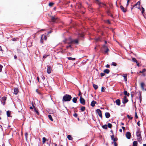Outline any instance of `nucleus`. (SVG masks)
Here are the masks:
<instances>
[{"label": "nucleus", "instance_id": "f257e3e1", "mask_svg": "<svg viewBox=\"0 0 146 146\" xmlns=\"http://www.w3.org/2000/svg\"><path fill=\"white\" fill-rule=\"evenodd\" d=\"M72 98L71 96L66 94L63 97L62 101L63 102H69L71 100Z\"/></svg>", "mask_w": 146, "mask_h": 146}, {"label": "nucleus", "instance_id": "f03ea898", "mask_svg": "<svg viewBox=\"0 0 146 146\" xmlns=\"http://www.w3.org/2000/svg\"><path fill=\"white\" fill-rule=\"evenodd\" d=\"M136 135L137 137L138 141L141 143L142 140V137L141 132L139 128L138 129L136 132Z\"/></svg>", "mask_w": 146, "mask_h": 146}, {"label": "nucleus", "instance_id": "7ed1b4c3", "mask_svg": "<svg viewBox=\"0 0 146 146\" xmlns=\"http://www.w3.org/2000/svg\"><path fill=\"white\" fill-rule=\"evenodd\" d=\"M101 50L104 52L105 54L108 55V52L109 51V50L107 46L104 44L103 45Z\"/></svg>", "mask_w": 146, "mask_h": 146}, {"label": "nucleus", "instance_id": "20e7f679", "mask_svg": "<svg viewBox=\"0 0 146 146\" xmlns=\"http://www.w3.org/2000/svg\"><path fill=\"white\" fill-rule=\"evenodd\" d=\"M47 72L48 74H50L51 72V71L52 70V66L49 65H47Z\"/></svg>", "mask_w": 146, "mask_h": 146}, {"label": "nucleus", "instance_id": "39448f33", "mask_svg": "<svg viewBox=\"0 0 146 146\" xmlns=\"http://www.w3.org/2000/svg\"><path fill=\"white\" fill-rule=\"evenodd\" d=\"M58 19L57 18L54 17H52L51 18V21L52 22L56 23L58 21Z\"/></svg>", "mask_w": 146, "mask_h": 146}, {"label": "nucleus", "instance_id": "423d86ee", "mask_svg": "<svg viewBox=\"0 0 146 146\" xmlns=\"http://www.w3.org/2000/svg\"><path fill=\"white\" fill-rule=\"evenodd\" d=\"M141 86L143 90L146 91V85L144 82H142L141 83Z\"/></svg>", "mask_w": 146, "mask_h": 146}, {"label": "nucleus", "instance_id": "0eeeda50", "mask_svg": "<svg viewBox=\"0 0 146 146\" xmlns=\"http://www.w3.org/2000/svg\"><path fill=\"white\" fill-rule=\"evenodd\" d=\"M80 102L81 104H82L84 105L85 104V100L81 96H80Z\"/></svg>", "mask_w": 146, "mask_h": 146}, {"label": "nucleus", "instance_id": "6e6552de", "mask_svg": "<svg viewBox=\"0 0 146 146\" xmlns=\"http://www.w3.org/2000/svg\"><path fill=\"white\" fill-rule=\"evenodd\" d=\"M96 112L97 113L99 116L101 118L102 117V111L99 109H97L96 110Z\"/></svg>", "mask_w": 146, "mask_h": 146}, {"label": "nucleus", "instance_id": "1a4fd4ad", "mask_svg": "<svg viewBox=\"0 0 146 146\" xmlns=\"http://www.w3.org/2000/svg\"><path fill=\"white\" fill-rule=\"evenodd\" d=\"M128 102V100L127 99V97L126 96L124 97L122 102L123 104H125Z\"/></svg>", "mask_w": 146, "mask_h": 146}, {"label": "nucleus", "instance_id": "9d476101", "mask_svg": "<svg viewBox=\"0 0 146 146\" xmlns=\"http://www.w3.org/2000/svg\"><path fill=\"white\" fill-rule=\"evenodd\" d=\"M6 100V98L5 97H3L1 98V102L2 104H3L4 105L5 103V101Z\"/></svg>", "mask_w": 146, "mask_h": 146}, {"label": "nucleus", "instance_id": "9b49d317", "mask_svg": "<svg viewBox=\"0 0 146 146\" xmlns=\"http://www.w3.org/2000/svg\"><path fill=\"white\" fill-rule=\"evenodd\" d=\"M131 136V134L130 132H127L126 133V137L128 139H130Z\"/></svg>", "mask_w": 146, "mask_h": 146}, {"label": "nucleus", "instance_id": "f8f14e48", "mask_svg": "<svg viewBox=\"0 0 146 146\" xmlns=\"http://www.w3.org/2000/svg\"><path fill=\"white\" fill-rule=\"evenodd\" d=\"M66 43L68 44H72V39L70 38L68 39H67L66 40Z\"/></svg>", "mask_w": 146, "mask_h": 146}, {"label": "nucleus", "instance_id": "ddd939ff", "mask_svg": "<svg viewBox=\"0 0 146 146\" xmlns=\"http://www.w3.org/2000/svg\"><path fill=\"white\" fill-rule=\"evenodd\" d=\"M120 7L123 12L124 13H125L127 11L126 9L125 8H124V7L123 6H120Z\"/></svg>", "mask_w": 146, "mask_h": 146}, {"label": "nucleus", "instance_id": "4468645a", "mask_svg": "<svg viewBox=\"0 0 146 146\" xmlns=\"http://www.w3.org/2000/svg\"><path fill=\"white\" fill-rule=\"evenodd\" d=\"M19 92L18 89L17 88H14V93L15 94H17Z\"/></svg>", "mask_w": 146, "mask_h": 146}, {"label": "nucleus", "instance_id": "2eb2a0df", "mask_svg": "<svg viewBox=\"0 0 146 146\" xmlns=\"http://www.w3.org/2000/svg\"><path fill=\"white\" fill-rule=\"evenodd\" d=\"M32 106L34 108V111L36 112L37 115H39V113L37 110L36 109L34 106L33 104H32Z\"/></svg>", "mask_w": 146, "mask_h": 146}, {"label": "nucleus", "instance_id": "dca6fc26", "mask_svg": "<svg viewBox=\"0 0 146 146\" xmlns=\"http://www.w3.org/2000/svg\"><path fill=\"white\" fill-rule=\"evenodd\" d=\"M72 43H75L78 44V39H75L74 40H72Z\"/></svg>", "mask_w": 146, "mask_h": 146}, {"label": "nucleus", "instance_id": "f3484780", "mask_svg": "<svg viewBox=\"0 0 146 146\" xmlns=\"http://www.w3.org/2000/svg\"><path fill=\"white\" fill-rule=\"evenodd\" d=\"M96 102L95 101H92L91 103V105L92 106L94 107V106L95 104H96Z\"/></svg>", "mask_w": 146, "mask_h": 146}, {"label": "nucleus", "instance_id": "a211bd4d", "mask_svg": "<svg viewBox=\"0 0 146 146\" xmlns=\"http://www.w3.org/2000/svg\"><path fill=\"white\" fill-rule=\"evenodd\" d=\"M132 60L134 62H135L136 64H139V63L138 62L136 59L135 58H132Z\"/></svg>", "mask_w": 146, "mask_h": 146}, {"label": "nucleus", "instance_id": "6ab92c4d", "mask_svg": "<svg viewBox=\"0 0 146 146\" xmlns=\"http://www.w3.org/2000/svg\"><path fill=\"white\" fill-rule=\"evenodd\" d=\"M115 103L118 106H119L120 104V101L119 99H117L115 101Z\"/></svg>", "mask_w": 146, "mask_h": 146}, {"label": "nucleus", "instance_id": "aec40b11", "mask_svg": "<svg viewBox=\"0 0 146 146\" xmlns=\"http://www.w3.org/2000/svg\"><path fill=\"white\" fill-rule=\"evenodd\" d=\"M105 115L106 118H109L110 117V114L109 112H106Z\"/></svg>", "mask_w": 146, "mask_h": 146}, {"label": "nucleus", "instance_id": "412c9836", "mask_svg": "<svg viewBox=\"0 0 146 146\" xmlns=\"http://www.w3.org/2000/svg\"><path fill=\"white\" fill-rule=\"evenodd\" d=\"M46 35H42V37L41 39V41H42V40L44 39L45 40L46 39Z\"/></svg>", "mask_w": 146, "mask_h": 146}, {"label": "nucleus", "instance_id": "4be33fe9", "mask_svg": "<svg viewBox=\"0 0 146 146\" xmlns=\"http://www.w3.org/2000/svg\"><path fill=\"white\" fill-rule=\"evenodd\" d=\"M107 14H108V15L109 16H111V17H113V15L112 14H111L109 11V10H108L107 11Z\"/></svg>", "mask_w": 146, "mask_h": 146}, {"label": "nucleus", "instance_id": "5701e85b", "mask_svg": "<svg viewBox=\"0 0 146 146\" xmlns=\"http://www.w3.org/2000/svg\"><path fill=\"white\" fill-rule=\"evenodd\" d=\"M67 58L69 60H74L76 59L75 58H72L71 57H68Z\"/></svg>", "mask_w": 146, "mask_h": 146}, {"label": "nucleus", "instance_id": "b1692460", "mask_svg": "<svg viewBox=\"0 0 146 146\" xmlns=\"http://www.w3.org/2000/svg\"><path fill=\"white\" fill-rule=\"evenodd\" d=\"M124 94L125 96H129V94L127 93V92L126 91H124Z\"/></svg>", "mask_w": 146, "mask_h": 146}, {"label": "nucleus", "instance_id": "393cba45", "mask_svg": "<svg viewBox=\"0 0 146 146\" xmlns=\"http://www.w3.org/2000/svg\"><path fill=\"white\" fill-rule=\"evenodd\" d=\"M137 141H134L133 142V146H137Z\"/></svg>", "mask_w": 146, "mask_h": 146}, {"label": "nucleus", "instance_id": "a878e982", "mask_svg": "<svg viewBox=\"0 0 146 146\" xmlns=\"http://www.w3.org/2000/svg\"><path fill=\"white\" fill-rule=\"evenodd\" d=\"M124 77V79L125 81L126 82L127 80V75H122Z\"/></svg>", "mask_w": 146, "mask_h": 146}, {"label": "nucleus", "instance_id": "bb28decb", "mask_svg": "<svg viewBox=\"0 0 146 146\" xmlns=\"http://www.w3.org/2000/svg\"><path fill=\"white\" fill-rule=\"evenodd\" d=\"M67 138L69 140H72L73 139V138L71 137L70 135H68L67 136Z\"/></svg>", "mask_w": 146, "mask_h": 146}, {"label": "nucleus", "instance_id": "cd10ccee", "mask_svg": "<svg viewBox=\"0 0 146 146\" xmlns=\"http://www.w3.org/2000/svg\"><path fill=\"white\" fill-rule=\"evenodd\" d=\"M77 99L76 98L74 97L72 99V102L74 103H76L77 102Z\"/></svg>", "mask_w": 146, "mask_h": 146}, {"label": "nucleus", "instance_id": "c85d7f7f", "mask_svg": "<svg viewBox=\"0 0 146 146\" xmlns=\"http://www.w3.org/2000/svg\"><path fill=\"white\" fill-rule=\"evenodd\" d=\"M104 73L108 74L109 73L110 70L108 69H106L104 70Z\"/></svg>", "mask_w": 146, "mask_h": 146}, {"label": "nucleus", "instance_id": "c756f323", "mask_svg": "<svg viewBox=\"0 0 146 146\" xmlns=\"http://www.w3.org/2000/svg\"><path fill=\"white\" fill-rule=\"evenodd\" d=\"M11 114V111H7V114L8 117H10Z\"/></svg>", "mask_w": 146, "mask_h": 146}, {"label": "nucleus", "instance_id": "7c9ffc66", "mask_svg": "<svg viewBox=\"0 0 146 146\" xmlns=\"http://www.w3.org/2000/svg\"><path fill=\"white\" fill-rule=\"evenodd\" d=\"M86 3V4H87V5L88 6V7L89 8L88 9L90 11H92V8H91V7H90V5H89L87 3Z\"/></svg>", "mask_w": 146, "mask_h": 146}, {"label": "nucleus", "instance_id": "2f4dec72", "mask_svg": "<svg viewBox=\"0 0 146 146\" xmlns=\"http://www.w3.org/2000/svg\"><path fill=\"white\" fill-rule=\"evenodd\" d=\"M48 117L49 119L52 121H53V119L51 115H48Z\"/></svg>", "mask_w": 146, "mask_h": 146}, {"label": "nucleus", "instance_id": "473e14b6", "mask_svg": "<svg viewBox=\"0 0 146 146\" xmlns=\"http://www.w3.org/2000/svg\"><path fill=\"white\" fill-rule=\"evenodd\" d=\"M93 87L95 90H96L98 88V86L95 84H93Z\"/></svg>", "mask_w": 146, "mask_h": 146}, {"label": "nucleus", "instance_id": "72a5a7b5", "mask_svg": "<svg viewBox=\"0 0 146 146\" xmlns=\"http://www.w3.org/2000/svg\"><path fill=\"white\" fill-rule=\"evenodd\" d=\"M80 110L81 111H84L85 110V107L84 106H82Z\"/></svg>", "mask_w": 146, "mask_h": 146}, {"label": "nucleus", "instance_id": "f704fd0d", "mask_svg": "<svg viewBox=\"0 0 146 146\" xmlns=\"http://www.w3.org/2000/svg\"><path fill=\"white\" fill-rule=\"evenodd\" d=\"M146 70L145 68L143 69L142 71H140L139 72V73H143L145 72Z\"/></svg>", "mask_w": 146, "mask_h": 146}, {"label": "nucleus", "instance_id": "c9c22d12", "mask_svg": "<svg viewBox=\"0 0 146 146\" xmlns=\"http://www.w3.org/2000/svg\"><path fill=\"white\" fill-rule=\"evenodd\" d=\"M140 3H141L140 1H138L134 5V6H133V7L137 5H139L140 4Z\"/></svg>", "mask_w": 146, "mask_h": 146}, {"label": "nucleus", "instance_id": "e433bc0d", "mask_svg": "<svg viewBox=\"0 0 146 146\" xmlns=\"http://www.w3.org/2000/svg\"><path fill=\"white\" fill-rule=\"evenodd\" d=\"M107 126H108V127L110 128H111L112 127V125H111V123H108V125H107Z\"/></svg>", "mask_w": 146, "mask_h": 146}, {"label": "nucleus", "instance_id": "4c0bfd02", "mask_svg": "<svg viewBox=\"0 0 146 146\" xmlns=\"http://www.w3.org/2000/svg\"><path fill=\"white\" fill-rule=\"evenodd\" d=\"M102 127L103 129H107V125H103Z\"/></svg>", "mask_w": 146, "mask_h": 146}, {"label": "nucleus", "instance_id": "58836bf2", "mask_svg": "<svg viewBox=\"0 0 146 146\" xmlns=\"http://www.w3.org/2000/svg\"><path fill=\"white\" fill-rule=\"evenodd\" d=\"M46 141V139L45 137H43L42 138V143H45Z\"/></svg>", "mask_w": 146, "mask_h": 146}, {"label": "nucleus", "instance_id": "ea45409f", "mask_svg": "<svg viewBox=\"0 0 146 146\" xmlns=\"http://www.w3.org/2000/svg\"><path fill=\"white\" fill-rule=\"evenodd\" d=\"M127 117L130 119H132V117H131V115H127Z\"/></svg>", "mask_w": 146, "mask_h": 146}, {"label": "nucleus", "instance_id": "a19ab883", "mask_svg": "<svg viewBox=\"0 0 146 146\" xmlns=\"http://www.w3.org/2000/svg\"><path fill=\"white\" fill-rule=\"evenodd\" d=\"M105 88H104V87H102V88H101V91L103 92H104L105 90Z\"/></svg>", "mask_w": 146, "mask_h": 146}, {"label": "nucleus", "instance_id": "79ce46f5", "mask_svg": "<svg viewBox=\"0 0 146 146\" xmlns=\"http://www.w3.org/2000/svg\"><path fill=\"white\" fill-rule=\"evenodd\" d=\"M113 142H115L117 141L118 140V139L117 137L114 138L113 140Z\"/></svg>", "mask_w": 146, "mask_h": 146}, {"label": "nucleus", "instance_id": "37998d69", "mask_svg": "<svg viewBox=\"0 0 146 146\" xmlns=\"http://www.w3.org/2000/svg\"><path fill=\"white\" fill-rule=\"evenodd\" d=\"M112 144L113 143L114 145V146H117V144L116 142H112Z\"/></svg>", "mask_w": 146, "mask_h": 146}, {"label": "nucleus", "instance_id": "c03bdc74", "mask_svg": "<svg viewBox=\"0 0 146 146\" xmlns=\"http://www.w3.org/2000/svg\"><path fill=\"white\" fill-rule=\"evenodd\" d=\"M141 9H142V12H142V14H143V13L144 12L145 9H144V8L143 7H141Z\"/></svg>", "mask_w": 146, "mask_h": 146}, {"label": "nucleus", "instance_id": "a18cd8bd", "mask_svg": "<svg viewBox=\"0 0 146 146\" xmlns=\"http://www.w3.org/2000/svg\"><path fill=\"white\" fill-rule=\"evenodd\" d=\"M54 4V3L52 2L50 3L49 4V5L50 6H52Z\"/></svg>", "mask_w": 146, "mask_h": 146}, {"label": "nucleus", "instance_id": "49530a36", "mask_svg": "<svg viewBox=\"0 0 146 146\" xmlns=\"http://www.w3.org/2000/svg\"><path fill=\"white\" fill-rule=\"evenodd\" d=\"M25 138L26 140L27 139V135H28V133H26L25 134Z\"/></svg>", "mask_w": 146, "mask_h": 146}, {"label": "nucleus", "instance_id": "de8ad7c7", "mask_svg": "<svg viewBox=\"0 0 146 146\" xmlns=\"http://www.w3.org/2000/svg\"><path fill=\"white\" fill-rule=\"evenodd\" d=\"M3 68V66L1 64L0 65V72H1L2 69Z\"/></svg>", "mask_w": 146, "mask_h": 146}, {"label": "nucleus", "instance_id": "09e8293b", "mask_svg": "<svg viewBox=\"0 0 146 146\" xmlns=\"http://www.w3.org/2000/svg\"><path fill=\"white\" fill-rule=\"evenodd\" d=\"M100 75L102 77L104 76L105 75V74L103 73H100Z\"/></svg>", "mask_w": 146, "mask_h": 146}, {"label": "nucleus", "instance_id": "8fccbe9b", "mask_svg": "<svg viewBox=\"0 0 146 146\" xmlns=\"http://www.w3.org/2000/svg\"><path fill=\"white\" fill-rule=\"evenodd\" d=\"M73 116L75 117H77L78 115L76 113H75L73 114Z\"/></svg>", "mask_w": 146, "mask_h": 146}, {"label": "nucleus", "instance_id": "3c124183", "mask_svg": "<svg viewBox=\"0 0 146 146\" xmlns=\"http://www.w3.org/2000/svg\"><path fill=\"white\" fill-rule=\"evenodd\" d=\"M129 1H130V0H127V5H126L127 6L129 4Z\"/></svg>", "mask_w": 146, "mask_h": 146}, {"label": "nucleus", "instance_id": "603ef678", "mask_svg": "<svg viewBox=\"0 0 146 146\" xmlns=\"http://www.w3.org/2000/svg\"><path fill=\"white\" fill-rule=\"evenodd\" d=\"M111 138L112 140H113V139L114 138V135L113 134L111 136Z\"/></svg>", "mask_w": 146, "mask_h": 146}, {"label": "nucleus", "instance_id": "864d4df0", "mask_svg": "<svg viewBox=\"0 0 146 146\" xmlns=\"http://www.w3.org/2000/svg\"><path fill=\"white\" fill-rule=\"evenodd\" d=\"M135 117L136 118H138V116L137 115V113L136 112H135Z\"/></svg>", "mask_w": 146, "mask_h": 146}, {"label": "nucleus", "instance_id": "5fc2aeb1", "mask_svg": "<svg viewBox=\"0 0 146 146\" xmlns=\"http://www.w3.org/2000/svg\"><path fill=\"white\" fill-rule=\"evenodd\" d=\"M18 39L17 38H13L12 39V40L13 41H15L17 40V39Z\"/></svg>", "mask_w": 146, "mask_h": 146}, {"label": "nucleus", "instance_id": "6e6d98bb", "mask_svg": "<svg viewBox=\"0 0 146 146\" xmlns=\"http://www.w3.org/2000/svg\"><path fill=\"white\" fill-rule=\"evenodd\" d=\"M142 74L141 75V76H145L146 75V74L145 73H142Z\"/></svg>", "mask_w": 146, "mask_h": 146}, {"label": "nucleus", "instance_id": "4d7b16f0", "mask_svg": "<svg viewBox=\"0 0 146 146\" xmlns=\"http://www.w3.org/2000/svg\"><path fill=\"white\" fill-rule=\"evenodd\" d=\"M139 122H140V121H139L138 122H137V124L139 126H140V124L139 123Z\"/></svg>", "mask_w": 146, "mask_h": 146}, {"label": "nucleus", "instance_id": "13d9d810", "mask_svg": "<svg viewBox=\"0 0 146 146\" xmlns=\"http://www.w3.org/2000/svg\"><path fill=\"white\" fill-rule=\"evenodd\" d=\"M110 66L109 64H107L106 65V68H109L110 67Z\"/></svg>", "mask_w": 146, "mask_h": 146}, {"label": "nucleus", "instance_id": "bf43d9fd", "mask_svg": "<svg viewBox=\"0 0 146 146\" xmlns=\"http://www.w3.org/2000/svg\"><path fill=\"white\" fill-rule=\"evenodd\" d=\"M47 56H48V55H44L43 56V58L45 59L47 57Z\"/></svg>", "mask_w": 146, "mask_h": 146}, {"label": "nucleus", "instance_id": "052dcab7", "mask_svg": "<svg viewBox=\"0 0 146 146\" xmlns=\"http://www.w3.org/2000/svg\"><path fill=\"white\" fill-rule=\"evenodd\" d=\"M69 47H71V45H70L68 46H67L66 47V48H67L68 49Z\"/></svg>", "mask_w": 146, "mask_h": 146}, {"label": "nucleus", "instance_id": "680f3d73", "mask_svg": "<svg viewBox=\"0 0 146 146\" xmlns=\"http://www.w3.org/2000/svg\"><path fill=\"white\" fill-rule=\"evenodd\" d=\"M42 80H44V79H45V77H44V76H42Z\"/></svg>", "mask_w": 146, "mask_h": 146}, {"label": "nucleus", "instance_id": "e2e57ef3", "mask_svg": "<svg viewBox=\"0 0 146 146\" xmlns=\"http://www.w3.org/2000/svg\"><path fill=\"white\" fill-rule=\"evenodd\" d=\"M52 32V31L51 30V31H49L48 32V34L47 35H48L49 34H50V33H51Z\"/></svg>", "mask_w": 146, "mask_h": 146}, {"label": "nucleus", "instance_id": "0e129e2a", "mask_svg": "<svg viewBox=\"0 0 146 146\" xmlns=\"http://www.w3.org/2000/svg\"><path fill=\"white\" fill-rule=\"evenodd\" d=\"M107 23H108L109 24H111L110 22V21L109 20H108L107 21Z\"/></svg>", "mask_w": 146, "mask_h": 146}, {"label": "nucleus", "instance_id": "69168bd1", "mask_svg": "<svg viewBox=\"0 0 146 146\" xmlns=\"http://www.w3.org/2000/svg\"><path fill=\"white\" fill-rule=\"evenodd\" d=\"M84 36V35L83 34H81L80 35V36L81 37H83Z\"/></svg>", "mask_w": 146, "mask_h": 146}, {"label": "nucleus", "instance_id": "338daca9", "mask_svg": "<svg viewBox=\"0 0 146 146\" xmlns=\"http://www.w3.org/2000/svg\"><path fill=\"white\" fill-rule=\"evenodd\" d=\"M14 58L15 59H16L17 58V56L16 55L14 56Z\"/></svg>", "mask_w": 146, "mask_h": 146}, {"label": "nucleus", "instance_id": "774afa93", "mask_svg": "<svg viewBox=\"0 0 146 146\" xmlns=\"http://www.w3.org/2000/svg\"><path fill=\"white\" fill-rule=\"evenodd\" d=\"M0 50L1 51H3V50L2 48L1 47V46H0Z\"/></svg>", "mask_w": 146, "mask_h": 146}]
</instances>
